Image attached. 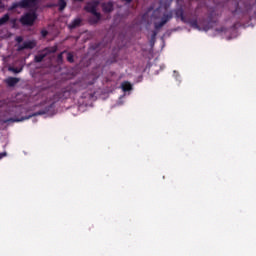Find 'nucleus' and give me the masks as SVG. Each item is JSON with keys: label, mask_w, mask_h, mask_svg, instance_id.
Wrapping results in <instances>:
<instances>
[{"label": "nucleus", "mask_w": 256, "mask_h": 256, "mask_svg": "<svg viewBox=\"0 0 256 256\" xmlns=\"http://www.w3.org/2000/svg\"><path fill=\"white\" fill-rule=\"evenodd\" d=\"M79 91H81V85L79 83L69 84L54 94V101H64V99H69L71 95H75Z\"/></svg>", "instance_id": "f257e3e1"}, {"label": "nucleus", "mask_w": 256, "mask_h": 256, "mask_svg": "<svg viewBox=\"0 0 256 256\" xmlns=\"http://www.w3.org/2000/svg\"><path fill=\"white\" fill-rule=\"evenodd\" d=\"M99 0H92L84 6V11L93 15L89 18L90 25H97L101 21V13L97 12Z\"/></svg>", "instance_id": "f03ea898"}, {"label": "nucleus", "mask_w": 256, "mask_h": 256, "mask_svg": "<svg viewBox=\"0 0 256 256\" xmlns=\"http://www.w3.org/2000/svg\"><path fill=\"white\" fill-rule=\"evenodd\" d=\"M49 113V108L42 109L40 111H37L33 114H30L29 116H24L21 118H8L4 120V123H20L21 121H27V119H31V117H37L39 115H47Z\"/></svg>", "instance_id": "7ed1b4c3"}, {"label": "nucleus", "mask_w": 256, "mask_h": 256, "mask_svg": "<svg viewBox=\"0 0 256 256\" xmlns=\"http://www.w3.org/2000/svg\"><path fill=\"white\" fill-rule=\"evenodd\" d=\"M37 9L39 7V0H20L16 4L13 5L14 9Z\"/></svg>", "instance_id": "20e7f679"}, {"label": "nucleus", "mask_w": 256, "mask_h": 256, "mask_svg": "<svg viewBox=\"0 0 256 256\" xmlns=\"http://www.w3.org/2000/svg\"><path fill=\"white\" fill-rule=\"evenodd\" d=\"M35 21H37V13L36 12H27L20 18L21 25H26L27 27L33 26Z\"/></svg>", "instance_id": "39448f33"}, {"label": "nucleus", "mask_w": 256, "mask_h": 256, "mask_svg": "<svg viewBox=\"0 0 256 256\" xmlns=\"http://www.w3.org/2000/svg\"><path fill=\"white\" fill-rule=\"evenodd\" d=\"M57 45L52 47H46L42 50V52L34 57L35 63H41L47 55H51V53H57Z\"/></svg>", "instance_id": "423d86ee"}, {"label": "nucleus", "mask_w": 256, "mask_h": 256, "mask_svg": "<svg viewBox=\"0 0 256 256\" xmlns=\"http://www.w3.org/2000/svg\"><path fill=\"white\" fill-rule=\"evenodd\" d=\"M171 19H173V12L164 14L160 22L154 23L155 31L159 32V29H162L163 26L167 25V23H169V21H171Z\"/></svg>", "instance_id": "0eeeda50"}, {"label": "nucleus", "mask_w": 256, "mask_h": 256, "mask_svg": "<svg viewBox=\"0 0 256 256\" xmlns=\"http://www.w3.org/2000/svg\"><path fill=\"white\" fill-rule=\"evenodd\" d=\"M37 43L35 41H25L22 45H18L17 51H25V49H35Z\"/></svg>", "instance_id": "6e6552de"}, {"label": "nucleus", "mask_w": 256, "mask_h": 256, "mask_svg": "<svg viewBox=\"0 0 256 256\" xmlns=\"http://www.w3.org/2000/svg\"><path fill=\"white\" fill-rule=\"evenodd\" d=\"M174 14H175L176 19H180V21H182V23H187V18L185 17V11L183 10V8L175 9Z\"/></svg>", "instance_id": "1a4fd4ad"}, {"label": "nucleus", "mask_w": 256, "mask_h": 256, "mask_svg": "<svg viewBox=\"0 0 256 256\" xmlns=\"http://www.w3.org/2000/svg\"><path fill=\"white\" fill-rule=\"evenodd\" d=\"M83 23V19L81 18H75L69 25V29H77V27H81V24Z\"/></svg>", "instance_id": "9d476101"}, {"label": "nucleus", "mask_w": 256, "mask_h": 256, "mask_svg": "<svg viewBox=\"0 0 256 256\" xmlns=\"http://www.w3.org/2000/svg\"><path fill=\"white\" fill-rule=\"evenodd\" d=\"M102 11L104 13H111L113 11V2H105L102 4Z\"/></svg>", "instance_id": "9b49d317"}, {"label": "nucleus", "mask_w": 256, "mask_h": 256, "mask_svg": "<svg viewBox=\"0 0 256 256\" xmlns=\"http://www.w3.org/2000/svg\"><path fill=\"white\" fill-rule=\"evenodd\" d=\"M5 83L8 85V87H15L17 83H19V78L15 77H8L5 80Z\"/></svg>", "instance_id": "f8f14e48"}, {"label": "nucleus", "mask_w": 256, "mask_h": 256, "mask_svg": "<svg viewBox=\"0 0 256 256\" xmlns=\"http://www.w3.org/2000/svg\"><path fill=\"white\" fill-rule=\"evenodd\" d=\"M54 7H58V11H65V8L67 7V1L58 0V3L55 4Z\"/></svg>", "instance_id": "ddd939ff"}, {"label": "nucleus", "mask_w": 256, "mask_h": 256, "mask_svg": "<svg viewBox=\"0 0 256 256\" xmlns=\"http://www.w3.org/2000/svg\"><path fill=\"white\" fill-rule=\"evenodd\" d=\"M122 90L124 91V93H127V91H132L133 90V85H131V83L129 82H123L121 84Z\"/></svg>", "instance_id": "4468645a"}, {"label": "nucleus", "mask_w": 256, "mask_h": 256, "mask_svg": "<svg viewBox=\"0 0 256 256\" xmlns=\"http://www.w3.org/2000/svg\"><path fill=\"white\" fill-rule=\"evenodd\" d=\"M186 23H189L190 27H192L193 29H199V22L197 21V19L187 20Z\"/></svg>", "instance_id": "2eb2a0df"}, {"label": "nucleus", "mask_w": 256, "mask_h": 256, "mask_svg": "<svg viewBox=\"0 0 256 256\" xmlns=\"http://www.w3.org/2000/svg\"><path fill=\"white\" fill-rule=\"evenodd\" d=\"M9 19H10V16H9L8 13L5 14L4 16H2V17L0 18V26H1V25H5V24L9 21Z\"/></svg>", "instance_id": "dca6fc26"}, {"label": "nucleus", "mask_w": 256, "mask_h": 256, "mask_svg": "<svg viewBox=\"0 0 256 256\" xmlns=\"http://www.w3.org/2000/svg\"><path fill=\"white\" fill-rule=\"evenodd\" d=\"M67 61H68V63H75V58L73 56V53H71V52L67 53Z\"/></svg>", "instance_id": "f3484780"}, {"label": "nucleus", "mask_w": 256, "mask_h": 256, "mask_svg": "<svg viewBox=\"0 0 256 256\" xmlns=\"http://www.w3.org/2000/svg\"><path fill=\"white\" fill-rule=\"evenodd\" d=\"M159 32L157 30H154L151 35V43H155V39H157V34Z\"/></svg>", "instance_id": "a211bd4d"}, {"label": "nucleus", "mask_w": 256, "mask_h": 256, "mask_svg": "<svg viewBox=\"0 0 256 256\" xmlns=\"http://www.w3.org/2000/svg\"><path fill=\"white\" fill-rule=\"evenodd\" d=\"M63 53H66V51H63L60 54H58V56H57L58 63H63Z\"/></svg>", "instance_id": "6ab92c4d"}, {"label": "nucleus", "mask_w": 256, "mask_h": 256, "mask_svg": "<svg viewBox=\"0 0 256 256\" xmlns=\"http://www.w3.org/2000/svg\"><path fill=\"white\" fill-rule=\"evenodd\" d=\"M9 71H12V73H21L22 69H18V68H15V67H10Z\"/></svg>", "instance_id": "aec40b11"}, {"label": "nucleus", "mask_w": 256, "mask_h": 256, "mask_svg": "<svg viewBox=\"0 0 256 256\" xmlns=\"http://www.w3.org/2000/svg\"><path fill=\"white\" fill-rule=\"evenodd\" d=\"M15 41L18 42V43H23V38H22V36H17V37L15 38Z\"/></svg>", "instance_id": "412c9836"}, {"label": "nucleus", "mask_w": 256, "mask_h": 256, "mask_svg": "<svg viewBox=\"0 0 256 256\" xmlns=\"http://www.w3.org/2000/svg\"><path fill=\"white\" fill-rule=\"evenodd\" d=\"M41 35L42 37H47V35H49V32L47 30H42Z\"/></svg>", "instance_id": "4be33fe9"}, {"label": "nucleus", "mask_w": 256, "mask_h": 256, "mask_svg": "<svg viewBox=\"0 0 256 256\" xmlns=\"http://www.w3.org/2000/svg\"><path fill=\"white\" fill-rule=\"evenodd\" d=\"M11 23L13 24V27H15V24L17 23V19H12Z\"/></svg>", "instance_id": "5701e85b"}, {"label": "nucleus", "mask_w": 256, "mask_h": 256, "mask_svg": "<svg viewBox=\"0 0 256 256\" xmlns=\"http://www.w3.org/2000/svg\"><path fill=\"white\" fill-rule=\"evenodd\" d=\"M7 155V153H0V159H3V157H5Z\"/></svg>", "instance_id": "b1692460"}, {"label": "nucleus", "mask_w": 256, "mask_h": 256, "mask_svg": "<svg viewBox=\"0 0 256 256\" xmlns=\"http://www.w3.org/2000/svg\"><path fill=\"white\" fill-rule=\"evenodd\" d=\"M239 9V2H235V10Z\"/></svg>", "instance_id": "393cba45"}, {"label": "nucleus", "mask_w": 256, "mask_h": 256, "mask_svg": "<svg viewBox=\"0 0 256 256\" xmlns=\"http://www.w3.org/2000/svg\"><path fill=\"white\" fill-rule=\"evenodd\" d=\"M124 1H126V3H131V1H133V0H124Z\"/></svg>", "instance_id": "a878e982"}, {"label": "nucleus", "mask_w": 256, "mask_h": 256, "mask_svg": "<svg viewBox=\"0 0 256 256\" xmlns=\"http://www.w3.org/2000/svg\"><path fill=\"white\" fill-rule=\"evenodd\" d=\"M74 1H80V2H82L83 0H74Z\"/></svg>", "instance_id": "bb28decb"}, {"label": "nucleus", "mask_w": 256, "mask_h": 256, "mask_svg": "<svg viewBox=\"0 0 256 256\" xmlns=\"http://www.w3.org/2000/svg\"><path fill=\"white\" fill-rule=\"evenodd\" d=\"M0 5H1V0H0Z\"/></svg>", "instance_id": "cd10ccee"}]
</instances>
